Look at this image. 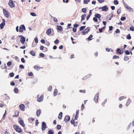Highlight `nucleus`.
I'll use <instances>...</instances> for the list:
<instances>
[{"label": "nucleus", "instance_id": "a18cd8bd", "mask_svg": "<svg viewBox=\"0 0 134 134\" xmlns=\"http://www.w3.org/2000/svg\"><path fill=\"white\" fill-rule=\"evenodd\" d=\"M127 10L129 11H133V9L130 7L127 9Z\"/></svg>", "mask_w": 134, "mask_h": 134}, {"label": "nucleus", "instance_id": "052dcab7", "mask_svg": "<svg viewBox=\"0 0 134 134\" xmlns=\"http://www.w3.org/2000/svg\"><path fill=\"white\" fill-rule=\"evenodd\" d=\"M21 62L23 63H24L25 62V60L24 58H22L21 59Z\"/></svg>", "mask_w": 134, "mask_h": 134}, {"label": "nucleus", "instance_id": "f704fd0d", "mask_svg": "<svg viewBox=\"0 0 134 134\" xmlns=\"http://www.w3.org/2000/svg\"><path fill=\"white\" fill-rule=\"evenodd\" d=\"M114 3L115 4L117 5L119 3V2L117 0H114Z\"/></svg>", "mask_w": 134, "mask_h": 134}, {"label": "nucleus", "instance_id": "f8f14e48", "mask_svg": "<svg viewBox=\"0 0 134 134\" xmlns=\"http://www.w3.org/2000/svg\"><path fill=\"white\" fill-rule=\"evenodd\" d=\"M75 120H74V119H72L71 120L70 122L72 124L74 125V126H77V125L78 122H75Z\"/></svg>", "mask_w": 134, "mask_h": 134}, {"label": "nucleus", "instance_id": "de8ad7c7", "mask_svg": "<svg viewBox=\"0 0 134 134\" xmlns=\"http://www.w3.org/2000/svg\"><path fill=\"white\" fill-rule=\"evenodd\" d=\"M9 75L11 77H12L14 76V74L13 72H11L9 74Z\"/></svg>", "mask_w": 134, "mask_h": 134}, {"label": "nucleus", "instance_id": "f257e3e1", "mask_svg": "<svg viewBox=\"0 0 134 134\" xmlns=\"http://www.w3.org/2000/svg\"><path fill=\"white\" fill-rule=\"evenodd\" d=\"M13 127L14 129L17 132L20 133L21 132L22 130L19 126L16 125H13Z\"/></svg>", "mask_w": 134, "mask_h": 134}, {"label": "nucleus", "instance_id": "c756f323", "mask_svg": "<svg viewBox=\"0 0 134 134\" xmlns=\"http://www.w3.org/2000/svg\"><path fill=\"white\" fill-rule=\"evenodd\" d=\"M131 102V101L130 99H129L127 100L126 103V106H128L130 104Z\"/></svg>", "mask_w": 134, "mask_h": 134}, {"label": "nucleus", "instance_id": "b1692460", "mask_svg": "<svg viewBox=\"0 0 134 134\" xmlns=\"http://www.w3.org/2000/svg\"><path fill=\"white\" fill-rule=\"evenodd\" d=\"M58 91L57 89L54 90L53 93V95L54 96H56L58 94Z\"/></svg>", "mask_w": 134, "mask_h": 134}, {"label": "nucleus", "instance_id": "72a5a7b5", "mask_svg": "<svg viewBox=\"0 0 134 134\" xmlns=\"http://www.w3.org/2000/svg\"><path fill=\"white\" fill-rule=\"evenodd\" d=\"M125 98H126V97H125L124 96H122L120 97L119 98V101H121L122 100V99H124Z\"/></svg>", "mask_w": 134, "mask_h": 134}, {"label": "nucleus", "instance_id": "680f3d73", "mask_svg": "<svg viewBox=\"0 0 134 134\" xmlns=\"http://www.w3.org/2000/svg\"><path fill=\"white\" fill-rule=\"evenodd\" d=\"M107 99H106L105 100L104 102L102 103V105H104L107 102Z\"/></svg>", "mask_w": 134, "mask_h": 134}, {"label": "nucleus", "instance_id": "4468645a", "mask_svg": "<svg viewBox=\"0 0 134 134\" xmlns=\"http://www.w3.org/2000/svg\"><path fill=\"white\" fill-rule=\"evenodd\" d=\"M25 38L24 37H22L20 38V41L23 44L25 43Z\"/></svg>", "mask_w": 134, "mask_h": 134}, {"label": "nucleus", "instance_id": "69168bd1", "mask_svg": "<svg viewBox=\"0 0 134 134\" xmlns=\"http://www.w3.org/2000/svg\"><path fill=\"white\" fill-rule=\"evenodd\" d=\"M130 30L132 31H134V28L132 27H131L130 28Z\"/></svg>", "mask_w": 134, "mask_h": 134}, {"label": "nucleus", "instance_id": "393cba45", "mask_svg": "<svg viewBox=\"0 0 134 134\" xmlns=\"http://www.w3.org/2000/svg\"><path fill=\"white\" fill-rule=\"evenodd\" d=\"M94 16L96 18H100L101 17L100 15L99 14H96Z\"/></svg>", "mask_w": 134, "mask_h": 134}, {"label": "nucleus", "instance_id": "9d476101", "mask_svg": "<svg viewBox=\"0 0 134 134\" xmlns=\"http://www.w3.org/2000/svg\"><path fill=\"white\" fill-rule=\"evenodd\" d=\"M3 22L0 25V28L1 29H2L4 26L5 25V20L4 19H2Z\"/></svg>", "mask_w": 134, "mask_h": 134}, {"label": "nucleus", "instance_id": "37998d69", "mask_svg": "<svg viewBox=\"0 0 134 134\" xmlns=\"http://www.w3.org/2000/svg\"><path fill=\"white\" fill-rule=\"evenodd\" d=\"M30 15L32 16H36V14L33 12H31L30 13Z\"/></svg>", "mask_w": 134, "mask_h": 134}, {"label": "nucleus", "instance_id": "20e7f679", "mask_svg": "<svg viewBox=\"0 0 134 134\" xmlns=\"http://www.w3.org/2000/svg\"><path fill=\"white\" fill-rule=\"evenodd\" d=\"M4 14L7 18H8L9 15V13L8 11L6 9L3 10Z\"/></svg>", "mask_w": 134, "mask_h": 134}, {"label": "nucleus", "instance_id": "338daca9", "mask_svg": "<svg viewBox=\"0 0 134 134\" xmlns=\"http://www.w3.org/2000/svg\"><path fill=\"white\" fill-rule=\"evenodd\" d=\"M116 33H117L120 32V30L118 29H117L115 31Z\"/></svg>", "mask_w": 134, "mask_h": 134}, {"label": "nucleus", "instance_id": "ddd939ff", "mask_svg": "<svg viewBox=\"0 0 134 134\" xmlns=\"http://www.w3.org/2000/svg\"><path fill=\"white\" fill-rule=\"evenodd\" d=\"M116 53L118 54H121L123 53V50H121L120 48H118L116 49Z\"/></svg>", "mask_w": 134, "mask_h": 134}, {"label": "nucleus", "instance_id": "e433bc0d", "mask_svg": "<svg viewBox=\"0 0 134 134\" xmlns=\"http://www.w3.org/2000/svg\"><path fill=\"white\" fill-rule=\"evenodd\" d=\"M18 90L17 88H15L14 89V92L15 93H18Z\"/></svg>", "mask_w": 134, "mask_h": 134}, {"label": "nucleus", "instance_id": "5701e85b", "mask_svg": "<svg viewBox=\"0 0 134 134\" xmlns=\"http://www.w3.org/2000/svg\"><path fill=\"white\" fill-rule=\"evenodd\" d=\"M86 14H84L82 15L81 20V22L82 21V20H83L85 19V18L86 17Z\"/></svg>", "mask_w": 134, "mask_h": 134}, {"label": "nucleus", "instance_id": "c9c22d12", "mask_svg": "<svg viewBox=\"0 0 134 134\" xmlns=\"http://www.w3.org/2000/svg\"><path fill=\"white\" fill-rule=\"evenodd\" d=\"M93 37V36L92 35H90L88 38L87 39L89 41H90L92 40L91 39Z\"/></svg>", "mask_w": 134, "mask_h": 134}, {"label": "nucleus", "instance_id": "6e6552de", "mask_svg": "<svg viewBox=\"0 0 134 134\" xmlns=\"http://www.w3.org/2000/svg\"><path fill=\"white\" fill-rule=\"evenodd\" d=\"M9 5L11 8H13L15 7V4L12 0H10L8 3Z\"/></svg>", "mask_w": 134, "mask_h": 134}, {"label": "nucleus", "instance_id": "ea45409f", "mask_svg": "<svg viewBox=\"0 0 134 134\" xmlns=\"http://www.w3.org/2000/svg\"><path fill=\"white\" fill-rule=\"evenodd\" d=\"M59 41L58 39H57L54 41V43L55 44H57L59 43Z\"/></svg>", "mask_w": 134, "mask_h": 134}, {"label": "nucleus", "instance_id": "a211bd4d", "mask_svg": "<svg viewBox=\"0 0 134 134\" xmlns=\"http://www.w3.org/2000/svg\"><path fill=\"white\" fill-rule=\"evenodd\" d=\"M19 111H16L15 112L14 115L13 116V117H17L19 115Z\"/></svg>", "mask_w": 134, "mask_h": 134}, {"label": "nucleus", "instance_id": "cd10ccee", "mask_svg": "<svg viewBox=\"0 0 134 134\" xmlns=\"http://www.w3.org/2000/svg\"><path fill=\"white\" fill-rule=\"evenodd\" d=\"M30 54L33 56H35V54L34 51H32L30 52Z\"/></svg>", "mask_w": 134, "mask_h": 134}, {"label": "nucleus", "instance_id": "2f4dec72", "mask_svg": "<svg viewBox=\"0 0 134 134\" xmlns=\"http://www.w3.org/2000/svg\"><path fill=\"white\" fill-rule=\"evenodd\" d=\"M86 26H83L80 27L79 29L80 31H81L83 30L85 28Z\"/></svg>", "mask_w": 134, "mask_h": 134}, {"label": "nucleus", "instance_id": "9b49d317", "mask_svg": "<svg viewBox=\"0 0 134 134\" xmlns=\"http://www.w3.org/2000/svg\"><path fill=\"white\" fill-rule=\"evenodd\" d=\"M46 124L45 122H42V130L44 131L45 130L46 128Z\"/></svg>", "mask_w": 134, "mask_h": 134}, {"label": "nucleus", "instance_id": "09e8293b", "mask_svg": "<svg viewBox=\"0 0 134 134\" xmlns=\"http://www.w3.org/2000/svg\"><path fill=\"white\" fill-rule=\"evenodd\" d=\"M61 126L60 125H58L57 126V128L58 130H59L61 129Z\"/></svg>", "mask_w": 134, "mask_h": 134}, {"label": "nucleus", "instance_id": "bb28decb", "mask_svg": "<svg viewBox=\"0 0 134 134\" xmlns=\"http://www.w3.org/2000/svg\"><path fill=\"white\" fill-rule=\"evenodd\" d=\"M41 67L35 65L34 66V68L35 70H38Z\"/></svg>", "mask_w": 134, "mask_h": 134}, {"label": "nucleus", "instance_id": "603ef678", "mask_svg": "<svg viewBox=\"0 0 134 134\" xmlns=\"http://www.w3.org/2000/svg\"><path fill=\"white\" fill-rule=\"evenodd\" d=\"M6 112H7V111L6 110L5 111V112L4 114L3 115V119H4L5 118V116H6Z\"/></svg>", "mask_w": 134, "mask_h": 134}, {"label": "nucleus", "instance_id": "4be33fe9", "mask_svg": "<svg viewBox=\"0 0 134 134\" xmlns=\"http://www.w3.org/2000/svg\"><path fill=\"white\" fill-rule=\"evenodd\" d=\"M122 70L121 69H119L117 71V74L118 75H120L121 73Z\"/></svg>", "mask_w": 134, "mask_h": 134}, {"label": "nucleus", "instance_id": "79ce46f5", "mask_svg": "<svg viewBox=\"0 0 134 134\" xmlns=\"http://www.w3.org/2000/svg\"><path fill=\"white\" fill-rule=\"evenodd\" d=\"M12 63L11 62L9 61L7 63V65L8 66H10L12 65Z\"/></svg>", "mask_w": 134, "mask_h": 134}, {"label": "nucleus", "instance_id": "49530a36", "mask_svg": "<svg viewBox=\"0 0 134 134\" xmlns=\"http://www.w3.org/2000/svg\"><path fill=\"white\" fill-rule=\"evenodd\" d=\"M79 92H81L83 93H85L86 92V91L85 90H79Z\"/></svg>", "mask_w": 134, "mask_h": 134}, {"label": "nucleus", "instance_id": "473e14b6", "mask_svg": "<svg viewBox=\"0 0 134 134\" xmlns=\"http://www.w3.org/2000/svg\"><path fill=\"white\" fill-rule=\"evenodd\" d=\"M129 59V57L128 56H125L124 58V60L125 61H127Z\"/></svg>", "mask_w": 134, "mask_h": 134}, {"label": "nucleus", "instance_id": "aec40b11", "mask_svg": "<svg viewBox=\"0 0 134 134\" xmlns=\"http://www.w3.org/2000/svg\"><path fill=\"white\" fill-rule=\"evenodd\" d=\"M51 28H49L46 31V33L48 35H49L51 32Z\"/></svg>", "mask_w": 134, "mask_h": 134}, {"label": "nucleus", "instance_id": "4c0bfd02", "mask_svg": "<svg viewBox=\"0 0 134 134\" xmlns=\"http://www.w3.org/2000/svg\"><path fill=\"white\" fill-rule=\"evenodd\" d=\"M131 37L130 34H129L128 35H127L126 37L127 39L129 40H130L131 39Z\"/></svg>", "mask_w": 134, "mask_h": 134}, {"label": "nucleus", "instance_id": "1a4fd4ad", "mask_svg": "<svg viewBox=\"0 0 134 134\" xmlns=\"http://www.w3.org/2000/svg\"><path fill=\"white\" fill-rule=\"evenodd\" d=\"M19 108L20 109L23 111H24L25 109V106L23 104H21L19 105Z\"/></svg>", "mask_w": 134, "mask_h": 134}, {"label": "nucleus", "instance_id": "dca6fc26", "mask_svg": "<svg viewBox=\"0 0 134 134\" xmlns=\"http://www.w3.org/2000/svg\"><path fill=\"white\" fill-rule=\"evenodd\" d=\"M70 120V117L68 115H66L65 116L64 119V121L66 122H67Z\"/></svg>", "mask_w": 134, "mask_h": 134}, {"label": "nucleus", "instance_id": "39448f33", "mask_svg": "<svg viewBox=\"0 0 134 134\" xmlns=\"http://www.w3.org/2000/svg\"><path fill=\"white\" fill-rule=\"evenodd\" d=\"M18 120L19 123L23 127H24L25 126V125L24 121L20 117L18 118Z\"/></svg>", "mask_w": 134, "mask_h": 134}, {"label": "nucleus", "instance_id": "2eb2a0df", "mask_svg": "<svg viewBox=\"0 0 134 134\" xmlns=\"http://www.w3.org/2000/svg\"><path fill=\"white\" fill-rule=\"evenodd\" d=\"M79 110H77L76 113V115L74 118V120H77L78 117L79 113Z\"/></svg>", "mask_w": 134, "mask_h": 134}, {"label": "nucleus", "instance_id": "412c9836", "mask_svg": "<svg viewBox=\"0 0 134 134\" xmlns=\"http://www.w3.org/2000/svg\"><path fill=\"white\" fill-rule=\"evenodd\" d=\"M63 113L62 112H60L58 116V118L59 119H61L62 117Z\"/></svg>", "mask_w": 134, "mask_h": 134}, {"label": "nucleus", "instance_id": "7ed1b4c3", "mask_svg": "<svg viewBox=\"0 0 134 134\" xmlns=\"http://www.w3.org/2000/svg\"><path fill=\"white\" fill-rule=\"evenodd\" d=\"M90 30V29L89 27H87L82 32V33L83 35H85Z\"/></svg>", "mask_w": 134, "mask_h": 134}, {"label": "nucleus", "instance_id": "3c124183", "mask_svg": "<svg viewBox=\"0 0 134 134\" xmlns=\"http://www.w3.org/2000/svg\"><path fill=\"white\" fill-rule=\"evenodd\" d=\"M29 76H33V74L32 72H30L28 74Z\"/></svg>", "mask_w": 134, "mask_h": 134}, {"label": "nucleus", "instance_id": "4d7b16f0", "mask_svg": "<svg viewBox=\"0 0 134 134\" xmlns=\"http://www.w3.org/2000/svg\"><path fill=\"white\" fill-rule=\"evenodd\" d=\"M93 20L95 21V22H97L98 21V19H97V18L96 17H94L93 19Z\"/></svg>", "mask_w": 134, "mask_h": 134}, {"label": "nucleus", "instance_id": "6e6d98bb", "mask_svg": "<svg viewBox=\"0 0 134 134\" xmlns=\"http://www.w3.org/2000/svg\"><path fill=\"white\" fill-rule=\"evenodd\" d=\"M35 42L37 43L38 42V38L37 37H36L35 39Z\"/></svg>", "mask_w": 134, "mask_h": 134}, {"label": "nucleus", "instance_id": "58836bf2", "mask_svg": "<svg viewBox=\"0 0 134 134\" xmlns=\"http://www.w3.org/2000/svg\"><path fill=\"white\" fill-rule=\"evenodd\" d=\"M119 57L116 55H115L113 57V58L114 59H119Z\"/></svg>", "mask_w": 134, "mask_h": 134}, {"label": "nucleus", "instance_id": "a878e982", "mask_svg": "<svg viewBox=\"0 0 134 134\" xmlns=\"http://www.w3.org/2000/svg\"><path fill=\"white\" fill-rule=\"evenodd\" d=\"M54 132L53 130H50L48 132V134H54Z\"/></svg>", "mask_w": 134, "mask_h": 134}, {"label": "nucleus", "instance_id": "8fccbe9b", "mask_svg": "<svg viewBox=\"0 0 134 134\" xmlns=\"http://www.w3.org/2000/svg\"><path fill=\"white\" fill-rule=\"evenodd\" d=\"M126 19V17L124 16L121 17V20L122 21H124Z\"/></svg>", "mask_w": 134, "mask_h": 134}, {"label": "nucleus", "instance_id": "bf43d9fd", "mask_svg": "<svg viewBox=\"0 0 134 134\" xmlns=\"http://www.w3.org/2000/svg\"><path fill=\"white\" fill-rule=\"evenodd\" d=\"M125 53L126 55H129L130 54V52L127 50L125 52Z\"/></svg>", "mask_w": 134, "mask_h": 134}, {"label": "nucleus", "instance_id": "0eeeda50", "mask_svg": "<svg viewBox=\"0 0 134 134\" xmlns=\"http://www.w3.org/2000/svg\"><path fill=\"white\" fill-rule=\"evenodd\" d=\"M99 97V93H97L95 95L94 98V100L95 102L97 103L98 102Z\"/></svg>", "mask_w": 134, "mask_h": 134}, {"label": "nucleus", "instance_id": "f3484780", "mask_svg": "<svg viewBox=\"0 0 134 134\" xmlns=\"http://www.w3.org/2000/svg\"><path fill=\"white\" fill-rule=\"evenodd\" d=\"M108 10V8L106 6L102 7V10L106 12Z\"/></svg>", "mask_w": 134, "mask_h": 134}, {"label": "nucleus", "instance_id": "c03bdc74", "mask_svg": "<svg viewBox=\"0 0 134 134\" xmlns=\"http://www.w3.org/2000/svg\"><path fill=\"white\" fill-rule=\"evenodd\" d=\"M48 91H51L52 90V87L51 86H49L48 88Z\"/></svg>", "mask_w": 134, "mask_h": 134}, {"label": "nucleus", "instance_id": "a19ab883", "mask_svg": "<svg viewBox=\"0 0 134 134\" xmlns=\"http://www.w3.org/2000/svg\"><path fill=\"white\" fill-rule=\"evenodd\" d=\"M82 10L83 13H86V12L87 10L85 8H83L82 9Z\"/></svg>", "mask_w": 134, "mask_h": 134}, {"label": "nucleus", "instance_id": "0e129e2a", "mask_svg": "<svg viewBox=\"0 0 134 134\" xmlns=\"http://www.w3.org/2000/svg\"><path fill=\"white\" fill-rule=\"evenodd\" d=\"M74 58V55L73 54H72L71 56H70V58L71 59H72V58Z\"/></svg>", "mask_w": 134, "mask_h": 134}, {"label": "nucleus", "instance_id": "13d9d810", "mask_svg": "<svg viewBox=\"0 0 134 134\" xmlns=\"http://www.w3.org/2000/svg\"><path fill=\"white\" fill-rule=\"evenodd\" d=\"M100 3L103 2L105 0H97Z\"/></svg>", "mask_w": 134, "mask_h": 134}, {"label": "nucleus", "instance_id": "e2e57ef3", "mask_svg": "<svg viewBox=\"0 0 134 134\" xmlns=\"http://www.w3.org/2000/svg\"><path fill=\"white\" fill-rule=\"evenodd\" d=\"M84 108V106L83 104H82L81 106V110L82 111Z\"/></svg>", "mask_w": 134, "mask_h": 134}, {"label": "nucleus", "instance_id": "f03ea898", "mask_svg": "<svg viewBox=\"0 0 134 134\" xmlns=\"http://www.w3.org/2000/svg\"><path fill=\"white\" fill-rule=\"evenodd\" d=\"M39 96L38 95L37 96V101L39 102H40L43 100L44 96L43 95H42L39 97Z\"/></svg>", "mask_w": 134, "mask_h": 134}, {"label": "nucleus", "instance_id": "c85d7f7f", "mask_svg": "<svg viewBox=\"0 0 134 134\" xmlns=\"http://www.w3.org/2000/svg\"><path fill=\"white\" fill-rule=\"evenodd\" d=\"M57 27V29L59 31L61 30L62 29V27L60 25H58Z\"/></svg>", "mask_w": 134, "mask_h": 134}, {"label": "nucleus", "instance_id": "5fc2aeb1", "mask_svg": "<svg viewBox=\"0 0 134 134\" xmlns=\"http://www.w3.org/2000/svg\"><path fill=\"white\" fill-rule=\"evenodd\" d=\"M121 12V10L119 9H118L117 10V13L118 14H120Z\"/></svg>", "mask_w": 134, "mask_h": 134}, {"label": "nucleus", "instance_id": "774afa93", "mask_svg": "<svg viewBox=\"0 0 134 134\" xmlns=\"http://www.w3.org/2000/svg\"><path fill=\"white\" fill-rule=\"evenodd\" d=\"M79 26V25L78 24H75L74 25V28L78 27Z\"/></svg>", "mask_w": 134, "mask_h": 134}, {"label": "nucleus", "instance_id": "864d4df0", "mask_svg": "<svg viewBox=\"0 0 134 134\" xmlns=\"http://www.w3.org/2000/svg\"><path fill=\"white\" fill-rule=\"evenodd\" d=\"M40 55L41 57H44V55L43 53H40Z\"/></svg>", "mask_w": 134, "mask_h": 134}, {"label": "nucleus", "instance_id": "7c9ffc66", "mask_svg": "<svg viewBox=\"0 0 134 134\" xmlns=\"http://www.w3.org/2000/svg\"><path fill=\"white\" fill-rule=\"evenodd\" d=\"M90 0H83L84 3L87 4L90 2Z\"/></svg>", "mask_w": 134, "mask_h": 134}, {"label": "nucleus", "instance_id": "6ab92c4d", "mask_svg": "<svg viewBox=\"0 0 134 134\" xmlns=\"http://www.w3.org/2000/svg\"><path fill=\"white\" fill-rule=\"evenodd\" d=\"M41 113V110H40V109L38 110L37 111H36V115H37V116L38 117H39L40 116Z\"/></svg>", "mask_w": 134, "mask_h": 134}, {"label": "nucleus", "instance_id": "423d86ee", "mask_svg": "<svg viewBox=\"0 0 134 134\" xmlns=\"http://www.w3.org/2000/svg\"><path fill=\"white\" fill-rule=\"evenodd\" d=\"M25 30V27L24 25H21L19 27V31L20 32H23V30Z\"/></svg>", "mask_w": 134, "mask_h": 134}]
</instances>
